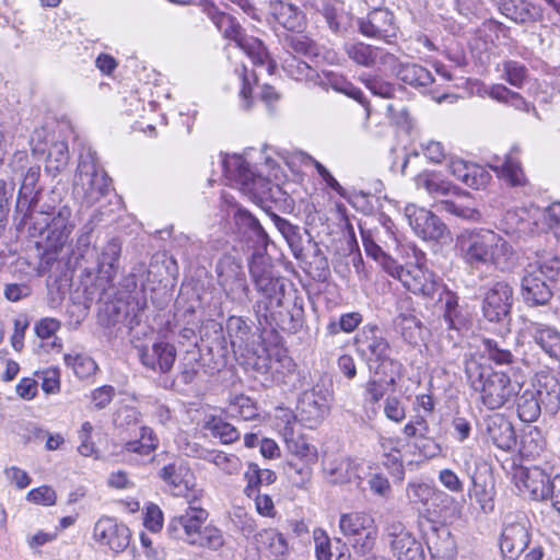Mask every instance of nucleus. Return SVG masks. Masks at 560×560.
<instances>
[{"label": "nucleus", "instance_id": "1", "mask_svg": "<svg viewBox=\"0 0 560 560\" xmlns=\"http://www.w3.org/2000/svg\"><path fill=\"white\" fill-rule=\"evenodd\" d=\"M456 248L470 266L492 265L501 271H508L517 262L512 245L488 229L463 230L456 237Z\"/></svg>", "mask_w": 560, "mask_h": 560}, {"label": "nucleus", "instance_id": "2", "mask_svg": "<svg viewBox=\"0 0 560 560\" xmlns=\"http://www.w3.org/2000/svg\"><path fill=\"white\" fill-rule=\"evenodd\" d=\"M465 375L471 389L491 410L502 408L520 392L518 383L512 382L506 373L492 370L475 357L465 360Z\"/></svg>", "mask_w": 560, "mask_h": 560}, {"label": "nucleus", "instance_id": "3", "mask_svg": "<svg viewBox=\"0 0 560 560\" xmlns=\"http://www.w3.org/2000/svg\"><path fill=\"white\" fill-rule=\"evenodd\" d=\"M201 497L202 493H192L187 500L188 508L171 520L167 530L172 537L188 545L218 550L224 544L223 535L217 527L205 526L209 514L197 504Z\"/></svg>", "mask_w": 560, "mask_h": 560}, {"label": "nucleus", "instance_id": "4", "mask_svg": "<svg viewBox=\"0 0 560 560\" xmlns=\"http://www.w3.org/2000/svg\"><path fill=\"white\" fill-rule=\"evenodd\" d=\"M199 7L223 34V36L228 39L234 40L237 47H240L252 59L253 65L257 69L264 70L268 74H272L276 63L270 58L261 40L246 35L241 24L230 14L219 10L213 1L200 0Z\"/></svg>", "mask_w": 560, "mask_h": 560}, {"label": "nucleus", "instance_id": "5", "mask_svg": "<svg viewBox=\"0 0 560 560\" xmlns=\"http://www.w3.org/2000/svg\"><path fill=\"white\" fill-rule=\"evenodd\" d=\"M110 179L98 165L94 152L80 155L78 171L73 183V195L88 207L98 202L107 195Z\"/></svg>", "mask_w": 560, "mask_h": 560}, {"label": "nucleus", "instance_id": "6", "mask_svg": "<svg viewBox=\"0 0 560 560\" xmlns=\"http://www.w3.org/2000/svg\"><path fill=\"white\" fill-rule=\"evenodd\" d=\"M224 168L226 177L256 203H262L273 198V191L279 190V187L273 186L268 178L270 174L265 175L260 171H254L249 163L240 155L225 160Z\"/></svg>", "mask_w": 560, "mask_h": 560}, {"label": "nucleus", "instance_id": "7", "mask_svg": "<svg viewBox=\"0 0 560 560\" xmlns=\"http://www.w3.org/2000/svg\"><path fill=\"white\" fill-rule=\"evenodd\" d=\"M382 268L394 279H397L410 292L423 296H433L439 290L435 275L423 265L401 266L392 257H384Z\"/></svg>", "mask_w": 560, "mask_h": 560}, {"label": "nucleus", "instance_id": "8", "mask_svg": "<svg viewBox=\"0 0 560 560\" xmlns=\"http://www.w3.org/2000/svg\"><path fill=\"white\" fill-rule=\"evenodd\" d=\"M355 350L365 360L369 368L378 373L387 362L393 364L390 358L392 347L384 331L377 325H365L354 338Z\"/></svg>", "mask_w": 560, "mask_h": 560}, {"label": "nucleus", "instance_id": "9", "mask_svg": "<svg viewBox=\"0 0 560 560\" xmlns=\"http://www.w3.org/2000/svg\"><path fill=\"white\" fill-rule=\"evenodd\" d=\"M339 528L354 549L368 552L377 538V526L373 516L365 512H349L340 515Z\"/></svg>", "mask_w": 560, "mask_h": 560}, {"label": "nucleus", "instance_id": "10", "mask_svg": "<svg viewBox=\"0 0 560 560\" xmlns=\"http://www.w3.org/2000/svg\"><path fill=\"white\" fill-rule=\"evenodd\" d=\"M218 283L228 299L245 303L249 301V287L242 262L232 255H224L217 264Z\"/></svg>", "mask_w": 560, "mask_h": 560}, {"label": "nucleus", "instance_id": "11", "mask_svg": "<svg viewBox=\"0 0 560 560\" xmlns=\"http://www.w3.org/2000/svg\"><path fill=\"white\" fill-rule=\"evenodd\" d=\"M330 400V390L316 384L301 395L296 406V416L292 421L299 419L303 425L310 429L318 427L329 413Z\"/></svg>", "mask_w": 560, "mask_h": 560}, {"label": "nucleus", "instance_id": "12", "mask_svg": "<svg viewBox=\"0 0 560 560\" xmlns=\"http://www.w3.org/2000/svg\"><path fill=\"white\" fill-rule=\"evenodd\" d=\"M405 217L416 235L422 240L440 241L448 234L442 220L425 208L409 203L405 207Z\"/></svg>", "mask_w": 560, "mask_h": 560}, {"label": "nucleus", "instance_id": "13", "mask_svg": "<svg viewBox=\"0 0 560 560\" xmlns=\"http://www.w3.org/2000/svg\"><path fill=\"white\" fill-rule=\"evenodd\" d=\"M130 538L129 528L114 517H101L93 528V539L115 553L122 552L129 546Z\"/></svg>", "mask_w": 560, "mask_h": 560}, {"label": "nucleus", "instance_id": "14", "mask_svg": "<svg viewBox=\"0 0 560 560\" xmlns=\"http://www.w3.org/2000/svg\"><path fill=\"white\" fill-rule=\"evenodd\" d=\"M389 545L397 560H425L422 542L400 522L387 526Z\"/></svg>", "mask_w": 560, "mask_h": 560}, {"label": "nucleus", "instance_id": "15", "mask_svg": "<svg viewBox=\"0 0 560 560\" xmlns=\"http://www.w3.org/2000/svg\"><path fill=\"white\" fill-rule=\"evenodd\" d=\"M513 289L506 282H495L485 294L483 316L490 322H501L511 311Z\"/></svg>", "mask_w": 560, "mask_h": 560}, {"label": "nucleus", "instance_id": "16", "mask_svg": "<svg viewBox=\"0 0 560 560\" xmlns=\"http://www.w3.org/2000/svg\"><path fill=\"white\" fill-rule=\"evenodd\" d=\"M359 31L365 37L389 42L397 33L394 14L387 9H374L366 18L360 19Z\"/></svg>", "mask_w": 560, "mask_h": 560}, {"label": "nucleus", "instance_id": "17", "mask_svg": "<svg viewBox=\"0 0 560 560\" xmlns=\"http://www.w3.org/2000/svg\"><path fill=\"white\" fill-rule=\"evenodd\" d=\"M160 477L166 483L168 491L175 497L189 500L192 493H202L201 490L194 488L192 474L183 462H174L164 466L160 471Z\"/></svg>", "mask_w": 560, "mask_h": 560}, {"label": "nucleus", "instance_id": "18", "mask_svg": "<svg viewBox=\"0 0 560 560\" xmlns=\"http://www.w3.org/2000/svg\"><path fill=\"white\" fill-rule=\"evenodd\" d=\"M425 544L432 560H455L457 546L450 528L431 524L425 530Z\"/></svg>", "mask_w": 560, "mask_h": 560}, {"label": "nucleus", "instance_id": "19", "mask_svg": "<svg viewBox=\"0 0 560 560\" xmlns=\"http://www.w3.org/2000/svg\"><path fill=\"white\" fill-rule=\"evenodd\" d=\"M138 355L147 369L159 373H167L175 362L176 349L168 342L159 341L150 347L139 348Z\"/></svg>", "mask_w": 560, "mask_h": 560}, {"label": "nucleus", "instance_id": "20", "mask_svg": "<svg viewBox=\"0 0 560 560\" xmlns=\"http://www.w3.org/2000/svg\"><path fill=\"white\" fill-rule=\"evenodd\" d=\"M516 487L530 495L534 500L548 499L551 479L544 469L532 466L521 467L515 474Z\"/></svg>", "mask_w": 560, "mask_h": 560}, {"label": "nucleus", "instance_id": "21", "mask_svg": "<svg viewBox=\"0 0 560 560\" xmlns=\"http://www.w3.org/2000/svg\"><path fill=\"white\" fill-rule=\"evenodd\" d=\"M447 168L454 177L474 189L485 188L491 179L490 173L485 167L458 158H450Z\"/></svg>", "mask_w": 560, "mask_h": 560}, {"label": "nucleus", "instance_id": "22", "mask_svg": "<svg viewBox=\"0 0 560 560\" xmlns=\"http://www.w3.org/2000/svg\"><path fill=\"white\" fill-rule=\"evenodd\" d=\"M249 272L258 292L268 299L277 298L282 291L280 279L275 277L270 266H268L262 256L253 255L249 261Z\"/></svg>", "mask_w": 560, "mask_h": 560}, {"label": "nucleus", "instance_id": "23", "mask_svg": "<svg viewBox=\"0 0 560 560\" xmlns=\"http://www.w3.org/2000/svg\"><path fill=\"white\" fill-rule=\"evenodd\" d=\"M281 412H283V420L285 421L282 434L288 452L305 463H315L317 459L316 447L310 444L302 434H296L291 427L294 415L284 409H281Z\"/></svg>", "mask_w": 560, "mask_h": 560}, {"label": "nucleus", "instance_id": "24", "mask_svg": "<svg viewBox=\"0 0 560 560\" xmlns=\"http://www.w3.org/2000/svg\"><path fill=\"white\" fill-rule=\"evenodd\" d=\"M71 209L68 206H63L56 213H51L50 220V214H45L44 224L48 230L47 238L55 248L62 247L74 229V223L71 222Z\"/></svg>", "mask_w": 560, "mask_h": 560}, {"label": "nucleus", "instance_id": "25", "mask_svg": "<svg viewBox=\"0 0 560 560\" xmlns=\"http://www.w3.org/2000/svg\"><path fill=\"white\" fill-rule=\"evenodd\" d=\"M527 330L534 342L548 358L560 362V331L556 327L530 322Z\"/></svg>", "mask_w": 560, "mask_h": 560}, {"label": "nucleus", "instance_id": "26", "mask_svg": "<svg viewBox=\"0 0 560 560\" xmlns=\"http://www.w3.org/2000/svg\"><path fill=\"white\" fill-rule=\"evenodd\" d=\"M415 183L418 189H424L432 198L435 199L448 196H456L458 198L470 197L469 192L462 190L450 180L442 178L435 172L420 173L415 178Z\"/></svg>", "mask_w": 560, "mask_h": 560}, {"label": "nucleus", "instance_id": "27", "mask_svg": "<svg viewBox=\"0 0 560 560\" xmlns=\"http://www.w3.org/2000/svg\"><path fill=\"white\" fill-rule=\"evenodd\" d=\"M488 440L502 451H511L516 444V436L512 423L500 413L486 419Z\"/></svg>", "mask_w": 560, "mask_h": 560}, {"label": "nucleus", "instance_id": "28", "mask_svg": "<svg viewBox=\"0 0 560 560\" xmlns=\"http://www.w3.org/2000/svg\"><path fill=\"white\" fill-rule=\"evenodd\" d=\"M535 396L541 402L542 408L550 413L558 411L560 407V382L549 373H539L536 375L533 384Z\"/></svg>", "mask_w": 560, "mask_h": 560}, {"label": "nucleus", "instance_id": "29", "mask_svg": "<svg viewBox=\"0 0 560 560\" xmlns=\"http://www.w3.org/2000/svg\"><path fill=\"white\" fill-rule=\"evenodd\" d=\"M40 131H36L32 137L31 143L35 154H46V168L52 173L61 172L69 162L68 144L65 141H56L48 149L39 143Z\"/></svg>", "mask_w": 560, "mask_h": 560}, {"label": "nucleus", "instance_id": "30", "mask_svg": "<svg viewBox=\"0 0 560 560\" xmlns=\"http://www.w3.org/2000/svg\"><path fill=\"white\" fill-rule=\"evenodd\" d=\"M529 534L521 523L510 524L504 527L501 534L500 549L502 555L515 560L527 547Z\"/></svg>", "mask_w": 560, "mask_h": 560}, {"label": "nucleus", "instance_id": "31", "mask_svg": "<svg viewBox=\"0 0 560 560\" xmlns=\"http://www.w3.org/2000/svg\"><path fill=\"white\" fill-rule=\"evenodd\" d=\"M521 291L525 303L529 305H545L552 296L549 285L528 269H525L522 278Z\"/></svg>", "mask_w": 560, "mask_h": 560}, {"label": "nucleus", "instance_id": "32", "mask_svg": "<svg viewBox=\"0 0 560 560\" xmlns=\"http://www.w3.org/2000/svg\"><path fill=\"white\" fill-rule=\"evenodd\" d=\"M191 455L213 464L218 469L229 476L238 475L242 470V460L234 454H228L219 450L197 447L191 450Z\"/></svg>", "mask_w": 560, "mask_h": 560}, {"label": "nucleus", "instance_id": "33", "mask_svg": "<svg viewBox=\"0 0 560 560\" xmlns=\"http://www.w3.org/2000/svg\"><path fill=\"white\" fill-rule=\"evenodd\" d=\"M499 10L508 19L521 24L538 21L542 16L541 10L527 0H501Z\"/></svg>", "mask_w": 560, "mask_h": 560}, {"label": "nucleus", "instance_id": "34", "mask_svg": "<svg viewBox=\"0 0 560 560\" xmlns=\"http://www.w3.org/2000/svg\"><path fill=\"white\" fill-rule=\"evenodd\" d=\"M323 471L330 483L350 482L355 475V468L350 458L326 455L323 458Z\"/></svg>", "mask_w": 560, "mask_h": 560}, {"label": "nucleus", "instance_id": "35", "mask_svg": "<svg viewBox=\"0 0 560 560\" xmlns=\"http://www.w3.org/2000/svg\"><path fill=\"white\" fill-rule=\"evenodd\" d=\"M270 12L278 23L289 31L300 32L305 25L304 13L292 3L282 0L271 1Z\"/></svg>", "mask_w": 560, "mask_h": 560}, {"label": "nucleus", "instance_id": "36", "mask_svg": "<svg viewBox=\"0 0 560 560\" xmlns=\"http://www.w3.org/2000/svg\"><path fill=\"white\" fill-rule=\"evenodd\" d=\"M121 244L118 240H109L97 255V271L107 279L112 280L119 267Z\"/></svg>", "mask_w": 560, "mask_h": 560}, {"label": "nucleus", "instance_id": "37", "mask_svg": "<svg viewBox=\"0 0 560 560\" xmlns=\"http://www.w3.org/2000/svg\"><path fill=\"white\" fill-rule=\"evenodd\" d=\"M260 548L275 560H284L289 556V545L284 536L273 528L262 529L256 536Z\"/></svg>", "mask_w": 560, "mask_h": 560}, {"label": "nucleus", "instance_id": "38", "mask_svg": "<svg viewBox=\"0 0 560 560\" xmlns=\"http://www.w3.org/2000/svg\"><path fill=\"white\" fill-rule=\"evenodd\" d=\"M395 327L404 340L411 346H417L423 339L422 323L411 313L399 314L395 319Z\"/></svg>", "mask_w": 560, "mask_h": 560}, {"label": "nucleus", "instance_id": "39", "mask_svg": "<svg viewBox=\"0 0 560 560\" xmlns=\"http://www.w3.org/2000/svg\"><path fill=\"white\" fill-rule=\"evenodd\" d=\"M226 332L234 352L246 349L252 328L241 316H230L226 322Z\"/></svg>", "mask_w": 560, "mask_h": 560}, {"label": "nucleus", "instance_id": "40", "mask_svg": "<svg viewBox=\"0 0 560 560\" xmlns=\"http://www.w3.org/2000/svg\"><path fill=\"white\" fill-rule=\"evenodd\" d=\"M322 14L325 18L329 28L334 33H343L347 31L349 16L343 10V5L338 0H323Z\"/></svg>", "mask_w": 560, "mask_h": 560}, {"label": "nucleus", "instance_id": "41", "mask_svg": "<svg viewBox=\"0 0 560 560\" xmlns=\"http://www.w3.org/2000/svg\"><path fill=\"white\" fill-rule=\"evenodd\" d=\"M526 269L534 273L540 272L551 280L560 272V258L546 249L537 250L536 258L527 265Z\"/></svg>", "mask_w": 560, "mask_h": 560}, {"label": "nucleus", "instance_id": "42", "mask_svg": "<svg viewBox=\"0 0 560 560\" xmlns=\"http://www.w3.org/2000/svg\"><path fill=\"white\" fill-rule=\"evenodd\" d=\"M400 81L412 86L427 88L433 82L431 72L417 63H402L397 70Z\"/></svg>", "mask_w": 560, "mask_h": 560}, {"label": "nucleus", "instance_id": "43", "mask_svg": "<svg viewBox=\"0 0 560 560\" xmlns=\"http://www.w3.org/2000/svg\"><path fill=\"white\" fill-rule=\"evenodd\" d=\"M203 428L211 433L215 439H219L222 444H232L238 441L241 433L230 422L221 417L210 416L205 422Z\"/></svg>", "mask_w": 560, "mask_h": 560}, {"label": "nucleus", "instance_id": "44", "mask_svg": "<svg viewBox=\"0 0 560 560\" xmlns=\"http://www.w3.org/2000/svg\"><path fill=\"white\" fill-rule=\"evenodd\" d=\"M345 51L353 62L363 67H373L381 54L378 48L364 43H347Z\"/></svg>", "mask_w": 560, "mask_h": 560}, {"label": "nucleus", "instance_id": "45", "mask_svg": "<svg viewBox=\"0 0 560 560\" xmlns=\"http://www.w3.org/2000/svg\"><path fill=\"white\" fill-rule=\"evenodd\" d=\"M492 167L512 186H522L526 182L518 160L512 154L506 155L501 164H494Z\"/></svg>", "mask_w": 560, "mask_h": 560}, {"label": "nucleus", "instance_id": "46", "mask_svg": "<svg viewBox=\"0 0 560 560\" xmlns=\"http://www.w3.org/2000/svg\"><path fill=\"white\" fill-rule=\"evenodd\" d=\"M63 361L81 380L91 377L97 371L96 362L91 357L83 353H66Z\"/></svg>", "mask_w": 560, "mask_h": 560}, {"label": "nucleus", "instance_id": "47", "mask_svg": "<svg viewBox=\"0 0 560 560\" xmlns=\"http://www.w3.org/2000/svg\"><path fill=\"white\" fill-rule=\"evenodd\" d=\"M39 178V170L31 167L24 175L19 197H18V207H27V211L31 210L33 205L36 201L37 192L35 191L36 184Z\"/></svg>", "mask_w": 560, "mask_h": 560}, {"label": "nucleus", "instance_id": "48", "mask_svg": "<svg viewBox=\"0 0 560 560\" xmlns=\"http://www.w3.org/2000/svg\"><path fill=\"white\" fill-rule=\"evenodd\" d=\"M231 417L240 418L244 421H250L258 417L256 402L248 396L236 395L229 405Z\"/></svg>", "mask_w": 560, "mask_h": 560}, {"label": "nucleus", "instance_id": "49", "mask_svg": "<svg viewBox=\"0 0 560 560\" xmlns=\"http://www.w3.org/2000/svg\"><path fill=\"white\" fill-rule=\"evenodd\" d=\"M234 217L237 224L245 226L252 233L259 246H267L268 235L259 221L250 212L243 208H237Z\"/></svg>", "mask_w": 560, "mask_h": 560}, {"label": "nucleus", "instance_id": "50", "mask_svg": "<svg viewBox=\"0 0 560 560\" xmlns=\"http://www.w3.org/2000/svg\"><path fill=\"white\" fill-rule=\"evenodd\" d=\"M542 405L533 392H524L517 402V411L521 420L532 422L538 418Z\"/></svg>", "mask_w": 560, "mask_h": 560}, {"label": "nucleus", "instance_id": "51", "mask_svg": "<svg viewBox=\"0 0 560 560\" xmlns=\"http://www.w3.org/2000/svg\"><path fill=\"white\" fill-rule=\"evenodd\" d=\"M362 320L363 317L359 312L346 313L338 320H330L326 329L331 336L338 335L341 331L349 334L354 331Z\"/></svg>", "mask_w": 560, "mask_h": 560}, {"label": "nucleus", "instance_id": "52", "mask_svg": "<svg viewBox=\"0 0 560 560\" xmlns=\"http://www.w3.org/2000/svg\"><path fill=\"white\" fill-rule=\"evenodd\" d=\"M285 46L300 56L311 58L318 55L316 43L305 35L298 34L287 37Z\"/></svg>", "mask_w": 560, "mask_h": 560}, {"label": "nucleus", "instance_id": "53", "mask_svg": "<svg viewBox=\"0 0 560 560\" xmlns=\"http://www.w3.org/2000/svg\"><path fill=\"white\" fill-rule=\"evenodd\" d=\"M482 347L483 353L495 364L502 365L511 364L513 362L514 357L512 352L509 349L503 348L497 340L483 339Z\"/></svg>", "mask_w": 560, "mask_h": 560}, {"label": "nucleus", "instance_id": "54", "mask_svg": "<svg viewBox=\"0 0 560 560\" xmlns=\"http://www.w3.org/2000/svg\"><path fill=\"white\" fill-rule=\"evenodd\" d=\"M503 78L513 86L522 88L527 78V68L515 60H506L502 63Z\"/></svg>", "mask_w": 560, "mask_h": 560}, {"label": "nucleus", "instance_id": "55", "mask_svg": "<svg viewBox=\"0 0 560 560\" xmlns=\"http://www.w3.org/2000/svg\"><path fill=\"white\" fill-rule=\"evenodd\" d=\"M411 446L424 458H434L442 452L440 444L428 433H419V438L412 441Z\"/></svg>", "mask_w": 560, "mask_h": 560}, {"label": "nucleus", "instance_id": "56", "mask_svg": "<svg viewBox=\"0 0 560 560\" xmlns=\"http://www.w3.org/2000/svg\"><path fill=\"white\" fill-rule=\"evenodd\" d=\"M287 73L296 81L313 79L315 71L302 60H299L294 56L288 58L283 65Z\"/></svg>", "mask_w": 560, "mask_h": 560}, {"label": "nucleus", "instance_id": "57", "mask_svg": "<svg viewBox=\"0 0 560 560\" xmlns=\"http://www.w3.org/2000/svg\"><path fill=\"white\" fill-rule=\"evenodd\" d=\"M441 203L446 212L459 218L470 221H479L481 218L480 212L469 205H464L455 200H442Z\"/></svg>", "mask_w": 560, "mask_h": 560}, {"label": "nucleus", "instance_id": "58", "mask_svg": "<svg viewBox=\"0 0 560 560\" xmlns=\"http://www.w3.org/2000/svg\"><path fill=\"white\" fill-rule=\"evenodd\" d=\"M235 71L242 81V89L240 91V95L243 100L242 106L243 108L248 109L252 104V83L256 82L257 73L255 71L248 73L246 66H242L241 68H237Z\"/></svg>", "mask_w": 560, "mask_h": 560}, {"label": "nucleus", "instance_id": "59", "mask_svg": "<svg viewBox=\"0 0 560 560\" xmlns=\"http://www.w3.org/2000/svg\"><path fill=\"white\" fill-rule=\"evenodd\" d=\"M26 500L34 504L51 506L56 503V491L49 486L34 488L26 494Z\"/></svg>", "mask_w": 560, "mask_h": 560}, {"label": "nucleus", "instance_id": "60", "mask_svg": "<svg viewBox=\"0 0 560 560\" xmlns=\"http://www.w3.org/2000/svg\"><path fill=\"white\" fill-rule=\"evenodd\" d=\"M315 556L317 560H332L331 541L323 529H315L313 533Z\"/></svg>", "mask_w": 560, "mask_h": 560}, {"label": "nucleus", "instance_id": "61", "mask_svg": "<svg viewBox=\"0 0 560 560\" xmlns=\"http://www.w3.org/2000/svg\"><path fill=\"white\" fill-rule=\"evenodd\" d=\"M384 413L386 418L395 423H400L406 418L402 402L395 396H388L384 401Z\"/></svg>", "mask_w": 560, "mask_h": 560}, {"label": "nucleus", "instance_id": "62", "mask_svg": "<svg viewBox=\"0 0 560 560\" xmlns=\"http://www.w3.org/2000/svg\"><path fill=\"white\" fill-rule=\"evenodd\" d=\"M116 392L110 385H103L91 393V404L94 409L101 410L107 407L113 400Z\"/></svg>", "mask_w": 560, "mask_h": 560}, {"label": "nucleus", "instance_id": "63", "mask_svg": "<svg viewBox=\"0 0 560 560\" xmlns=\"http://www.w3.org/2000/svg\"><path fill=\"white\" fill-rule=\"evenodd\" d=\"M245 480L247 482L244 493L247 498H253L256 493H260V486L262 482L260 481L259 467L257 464H249L248 469L244 474Z\"/></svg>", "mask_w": 560, "mask_h": 560}, {"label": "nucleus", "instance_id": "64", "mask_svg": "<svg viewBox=\"0 0 560 560\" xmlns=\"http://www.w3.org/2000/svg\"><path fill=\"white\" fill-rule=\"evenodd\" d=\"M423 155L434 164H440L446 158L444 145L434 140H428L421 143Z\"/></svg>", "mask_w": 560, "mask_h": 560}]
</instances>
